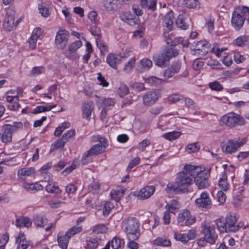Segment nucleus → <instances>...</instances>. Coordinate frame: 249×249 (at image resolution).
I'll use <instances>...</instances> for the list:
<instances>
[{"label": "nucleus", "instance_id": "e433bc0d", "mask_svg": "<svg viewBox=\"0 0 249 249\" xmlns=\"http://www.w3.org/2000/svg\"><path fill=\"white\" fill-rule=\"evenodd\" d=\"M165 208L169 213H175L178 209V203L176 200L173 199L166 205Z\"/></svg>", "mask_w": 249, "mask_h": 249}, {"label": "nucleus", "instance_id": "cd10ccee", "mask_svg": "<svg viewBox=\"0 0 249 249\" xmlns=\"http://www.w3.org/2000/svg\"><path fill=\"white\" fill-rule=\"evenodd\" d=\"M32 220L27 217L21 216L16 220V226L19 228H29L32 225Z\"/></svg>", "mask_w": 249, "mask_h": 249}, {"label": "nucleus", "instance_id": "4be33fe9", "mask_svg": "<svg viewBox=\"0 0 249 249\" xmlns=\"http://www.w3.org/2000/svg\"><path fill=\"white\" fill-rule=\"evenodd\" d=\"M121 59L120 55L114 53H110L107 57V62L111 67L117 69V65L120 63Z\"/></svg>", "mask_w": 249, "mask_h": 249}, {"label": "nucleus", "instance_id": "052dcab7", "mask_svg": "<svg viewBox=\"0 0 249 249\" xmlns=\"http://www.w3.org/2000/svg\"><path fill=\"white\" fill-rule=\"evenodd\" d=\"M183 4L188 8H195L198 5L199 2L197 0H184Z\"/></svg>", "mask_w": 249, "mask_h": 249}, {"label": "nucleus", "instance_id": "bb28decb", "mask_svg": "<svg viewBox=\"0 0 249 249\" xmlns=\"http://www.w3.org/2000/svg\"><path fill=\"white\" fill-rule=\"evenodd\" d=\"M7 127L4 124L2 128L0 138L1 141L4 143L11 142L12 139V133Z\"/></svg>", "mask_w": 249, "mask_h": 249}, {"label": "nucleus", "instance_id": "a18cd8bd", "mask_svg": "<svg viewBox=\"0 0 249 249\" xmlns=\"http://www.w3.org/2000/svg\"><path fill=\"white\" fill-rule=\"evenodd\" d=\"M181 135V132L178 131H172L165 133L163 135V137L169 141H172L178 139Z\"/></svg>", "mask_w": 249, "mask_h": 249}, {"label": "nucleus", "instance_id": "ea45409f", "mask_svg": "<svg viewBox=\"0 0 249 249\" xmlns=\"http://www.w3.org/2000/svg\"><path fill=\"white\" fill-rule=\"evenodd\" d=\"M45 190L47 192L51 193L59 194L61 190L59 187L55 185L54 183H50L48 184L45 187Z\"/></svg>", "mask_w": 249, "mask_h": 249}, {"label": "nucleus", "instance_id": "8fccbe9b", "mask_svg": "<svg viewBox=\"0 0 249 249\" xmlns=\"http://www.w3.org/2000/svg\"><path fill=\"white\" fill-rule=\"evenodd\" d=\"M136 59L133 56L125 64L124 71L126 72H129L133 68L135 64Z\"/></svg>", "mask_w": 249, "mask_h": 249}, {"label": "nucleus", "instance_id": "0e129e2a", "mask_svg": "<svg viewBox=\"0 0 249 249\" xmlns=\"http://www.w3.org/2000/svg\"><path fill=\"white\" fill-rule=\"evenodd\" d=\"M114 207V205L112 203L110 202H106L104 205L103 214L105 216H107L110 211Z\"/></svg>", "mask_w": 249, "mask_h": 249}, {"label": "nucleus", "instance_id": "aec40b11", "mask_svg": "<svg viewBox=\"0 0 249 249\" xmlns=\"http://www.w3.org/2000/svg\"><path fill=\"white\" fill-rule=\"evenodd\" d=\"M181 63L179 62H174L171 66L165 70L163 76L165 79L172 77L175 73L178 72L180 69Z\"/></svg>", "mask_w": 249, "mask_h": 249}, {"label": "nucleus", "instance_id": "7ed1b4c3", "mask_svg": "<svg viewBox=\"0 0 249 249\" xmlns=\"http://www.w3.org/2000/svg\"><path fill=\"white\" fill-rule=\"evenodd\" d=\"M198 172L194 173L193 178L196 185L199 189H202L209 186L208 179L210 175V170H202L198 166H195L194 170Z\"/></svg>", "mask_w": 249, "mask_h": 249}, {"label": "nucleus", "instance_id": "6e6d98bb", "mask_svg": "<svg viewBox=\"0 0 249 249\" xmlns=\"http://www.w3.org/2000/svg\"><path fill=\"white\" fill-rule=\"evenodd\" d=\"M75 135V130L71 129L67 131L62 135V138L65 142L73 139Z\"/></svg>", "mask_w": 249, "mask_h": 249}, {"label": "nucleus", "instance_id": "774afa93", "mask_svg": "<svg viewBox=\"0 0 249 249\" xmlns=\"http://www.w3.org/2000/svg\"><path fill=\"white\" fill-rule=\"evenodd\" d=\"M204 63L199 59H195L193 64V68L195 70H199L203 66Z\"/></svg>", "mask_w": 249, "mask_h": 249}, {"label": "nucleus", "instance_id": "f3484780", "mask_svg": "<svg viewBox=\"0 0 249 249\" xmlns=\"http://www.w3.org/2000/svg\"><path fill=\"white\" fill-rule=\"evenodd\" d=\"M245 18L243 16L241 12L234 11L232 13L231 18V24L236 30H240L243 26L245 22Z\"/></svg>", "mask_w": 249, "mask_h": 249}, {"label": "nucleus", "instance_id": "864d4df0", "mask_svg": "<svg viewBox=\"0 0 249 249\" xmlns=\"http://www.w3.org/2000/svg\"><path fill=\"white\" fill-rule=\"evenodd\" d=\"M199 149L200 146L196 143H190L185 147V150L188 153L196 152L198 151Z\"/></svg>", "mask_w": 249, "mask_h": 249}, {"label": "nucleus", "instance_id": "a878e982", "mask_svg": "<svg viewBox=\"0 0 249 249\" xmlns=\"http://www.w3.org/2000/svg\"><path fill=\"white\" fill-rule=\"evenodd\" d=\"M104 5L107 10H116L122 3L119 0H104Z\"/></svg>", "mask_w": 249, "mask_h": 249}, {"label": "nucleus", "instance_id": "393cba45", "mask_svg": "<svg viewBox=\"0 0 249 249\" xmlns=\"http://www.w3.org/2000/svg\"><path fill=\"white\" fill-rule=\"evenodd\" d=\"M36 171L34 168H23L18 171V176L22 179H25L27 177H32L35 175Z\"/></svg>", "mask_w": 249, "mask_h": 249}, {"label": "nucleus", "instance_id": "dca6fc26", "mask_svg": "<svg viewBox=\"0 0 249 249\" xmlns=\"http://www.w3.org/2000/svg\"><path fill=\"white\" fill-rule=\"evenodd\" d=\"M185 221V226H189L194 224L196 221L194 216L190 215V213L187 210H183L178 214V222L181 223Z\"/></svg>", "mask_w": 249, "mask_h": 249}, {"label": "nucleus", "instance_id": "680f3d73", "mask_svg": "<svg viewBox=\"0 0 249 249\" xmlns=\"http://www.w3.org/2000/svg\"><path fill=\"white\" fill-rule=\"evenodd\" d=\"M249 39V36H247L238 37L234 41V44L238 46H241Z\"/></svg>", "mask_w": 249, "mask_h": 249}, {"label": "nucleus", "instance_id": "4c0bfd02", "mask_svg": "<svg viewBox=\"0 0 249 249\" xmlns=\"http://www.w3.org/2000/svg\"><path fill=\"white\" fill-rule=\"evenodd\" d=\"M154 60L155 65L161 67L165 66L166 62L169 61L168 59H166L163 53L157 55L155 58Z\"/></svg>", "mask_w": 249, "mask_h": 249}, {"label": "nucleus", "instance_id": "0eeeda50", "mask_svg": "<svg viewBox=\"0 0 249 249\" xmlns=\"http://www.w3.org/2000/svg\"><path fill=\"white\" fill-rule=\"evenodd\" d=\"M16 12L12 8H8L6 10V13L5 20L3 24L4 28L8 31H11L16 28L18 23L20 22L18 19L16 21Z\"/></svg>", "mask_w": 249, "mask_h": 249}, {"label": "nucleus", "instance_id": "c9c22d12", "mask_svg": "<svg viewBox=\"0 0 249 249\" xmlns=\"http://www.w3.org/2000/svg\"><path fill=\"white\" fill-rule=\"evenodd\" d=\"M167 59L169 60L172 57H175L178 54L177 50L173 47L167 48L163 53Z\"/></svg>", "mask_w": 249, "mask_h": 249}, {"label": "nucleus", "instance_id": "4d7b16f0", "mask_svg": "<svg viewBox=\"0 0 249 249\" xmlns=\"http://www.w3.org/2000/svg\"><path fill=\"white\" fill-rule=\"evenodd\" d=\"M130 87L137 92H141L145 89L144 84L142 83L134 82L131 84Z\"/></svg>", "mask_w": 249, "mask_h": 249}, {"label": "nucleus", "instance_id": "473e14b6", "mask_svg": "<svg viewBox=\"0 0 249 249\" xmlns=\"http://www.w3.org/2000/svg\"><path fill=\"white\" fill-rule=\"evenodd\" d=\"M176 24L178 28L182 30H186L189 27V25L185 21V17L183 14H180L178 16L176 21Z\"/></svg>", "mask_w": 249, "mask_h": 249}, {"label": "nucleus", "instance_id": "f704fd0d", "mask_svg": "<svg viewBox=\"0 0 249 249\" xmlns=\"http://www.w3.org/2000/svg\"><path fill=\"white\" fill-rule=\"evenodd\" d=\"M124 193V190L117 188L111 191L110 196L112 199H114L116 202H118L123 196Z\"/></svg>", "mask_w": 249, "mask_h": 249}, {"label": "nucleus", "instance_id": "de8ad7c7", "mask_svg": "<svg viewBox=\"0 0 249 249\" xmlns=\"http://www.w3.org/2000/svg\"><path fill=\"white\" fill-rule=\"evenodd\" d=\"M10 129L11 132L13 133L16 132L18 129H21L22 127L23 124L21 122H14L12 124H5Z\"/></svg>", "mask_w": 249, "mask_h": 249}, {"label": "nucleus", "instance_id": "09e8293b", "mask_svg": "<svg viewBox=\"0 0 249 249\" xmlns=\"http://www.w3.org/2000/svg\"><path fill=\"white\" fill-rule=\"evenodd\" d=\"M92 230L94 233L99 234L106 232L107 229L105 225L100 224L93 226Z\"/></svg>", "mask_w": 249, "mask_h": 249}, {"label": "nucleus", "instance_id": "a211bd4d", "mask_svg": "<svg viewBox=\"0 0 249 249\" xmlns=\"http://www.w3.org/2000/svg\"><path fill=\"white\" fill-rule=\"evenodd\" d=\"M236 219L235 216L231 214H228L225 218L227 232H235L237 231L240 227L236 224Z\"/></svg>", "mask_w": 249, "mask_h": 249}, {"label": "nucleus", "instance_id": "c756f323", "mask_svg": "<svg viewBox=\"0 0 249 249\" xmlns=\"http://www.w3.org/2000/svg\"><path fill=\"white\" fill-rule=\"evenodd\" d=\"M120 18L129 25H133L135 24L133 16L130 12H122L120 14Z\"/></svg>", "mask_w": 249, "mask_h": 249}, {"label": "nucleus", "instance_id": "79ce46f5", "mask_svg": "<svg viewBox=\"0 0 249 249\" xmlns=\"http://www.w3.org/2000/svg\"><path fill=\"white\" fill-rule=\"evenodd\" d=\"M129 88L125 84H121L117 90V92L120 97H123L129 93Z\"/></svg>", "mask_w": 249, "mask_h": 249}, {"label": "nucleus", "instance_id": "20e7f679", "mask_svg": "<svg viewBox=\"0 0 249 249\" xmlns=\"http://www.w3.org/2000/svg\"><path fill=\"white\" fill-rule=\"evenodd\" d=\"M222 123L226 126L230 127L236 125H243L245 124L244 118L233 112L227 113L221 118Z\"/></svg>", "mask_w": 249, "mask_h": 249}, {"label": "nucleus", "instance_id": "2f4dec72", "mask_svg": "<svg viewBox=\"0 0 249 249\" xmlns=\"http://www.w3.org/2000/svg\"><path fill=\"white\" fill-rule=\"evenodd\" d=\"M219 187L224 191H226L230 187V185L227 182V175L225 171H224L218 181Z\"/></svg>", "mask_w": 249, "mask_h": 249}, {"label": "nucleus", "instance_id": "7c9ffc66", "mask_svg": "<svg viewBox=\"0 0 249 249\" xmlns=\"http://www.w3.org/2000/svg\"><path fill=\"white\" fill-rule=\"evenodd\" d=\"M141 4L143 8L147 9L151 11L156 9L157 0H140Z\"/></svg>", "mask_w": 249, "mask_h": 249}, {"label": "nucleus", "instance_id": "f03ea898", "mask_svg": "<svg viewBox=\"0 0 249 249\" xmlns=\"http://www.w3.org/2000/svg\"><path fill=\"white\" fill-rule=\"evenodd\" d=\"M122 226L127 238L138 239L140 237V223L136 218L131 217L124 219L122 222Z\"/></svg>", "mask_w": 249, "mask_h": 249}, {"label": "nucleus", "instance_id": "2eb2a0df", "mask_svg": "<svg viewBox=\"0 0 249 249\" xmlns=\"http://www.w3.org/2000/svg\"><path fill=\"white\" fill-rule=\"evenodd\" d=\"M195 202L199 208H209L212 204L209 195L206 191L202 192Z\"/></svg>", "mask_w": 249, "mask_h": 249}, {"label": "nucleus", "instance_id": "9d476101", "mask_svg": "<svg viewBox=\"0 0 249 249\" xmlns=\"http://www.w3.org/2000/svg\"><path fill=\"white\" fill-rule=\"evenodd\" d=\"M104 151L103 146L99 144H97L91 147L89 150L85 152L82 155L81 163L85 165L89 162L88 158L92 156L98 155Z\"/></svg>", "mask_w": 249, "mask_h": 249}, {"label": "nucleus", "instance_id": "37998d69", "mask_svg": "<svg viewBox=\"0 0 249 249\" xmlns=\"http://www.w3.org/2000/svg\"><path fill=\"white\" fill-rule=\"evenodd\" d=\"M82 226H75L71 227L66 232L70 238L82 231Z\"/></svg>", "mask_w": 249, "mask_h": 249}, {"label": "nucleus", "instance_id": "39448f33", "mask_svg": "<svg viewBox=\"0 0 249 249\" xmlns=\"http://www.w3.org/2000/svg\"><path fill=\"white\" fill-rule=\"evenodd\" d=\"M247 142L246 138H244L239 142L238 140H228L224 142L221 147L222 151L227 154H232L236 152L238 149L244 145Z\"/></svg>", "mask_w": 249, "mask_h": 249}, {"label": "nucleus", "instance_id": "bf43d9fd", "mask_svg": "<svg viewBox=\"0 0 249 249\" xmlns=\"http://www.w3.org/2000/svg\"><path fill=\"white\" fill-rule=\"evenodd\" d=\"M65 142L63 139L57 140L52 144L51 148L53 150L63 148L65 144Z\"/></svg>", "mask_w": 249, "mask_h": 249}, {"label": "nucleus", "instance_id": "6e6552de", "mask_svg": "<svg viewBox=\"0 0 249 249\" xmlns=\"http://www.w3.org/2000/svg\"><path fill=\"white\" fill-rule=\"evenodd\" d=\"M160 97V92L158 90L147 91L142 96V103L145 106H151L154 104Z\"/></svg>", "mask_w": 249, "mask_h": 249}, {"label": "nucleus", "instance_id": "1a4fd4ad", "mask_svg": "<svg viewBox=\"0 0 249 249\" xmlns=\"http://www.w3.org/2000/svg\"><path fill=\"white\" fill-rule=\"evenodd\" d=\"M69 32L65 30H59L56 34L55 43L57 48L63 49L66 47L68 42Z\"/></svg>", "mask_w": 249, "mask_h": 249}, {"label": "nucleus", "instance_id": "9b49d317", "mask_svg": "<svg viewBox=\"0 0 249 249\" xmlns=\"http://www.w3.org/2000/svg\"><path fill=\"white\" fill-rule=\"evenodd\" d=\"M82 42L80 40L73 42L69 45L68 49L65 50L63 53L68 58L72 59H77L79 56L76 51L82 46Z\"/></svg>", "mask_w": 249, "mask_h": 249}, {"label": "nucleus", "instance_id": "a19ab883", "mask_svg": "<svg viewBox=\"0 0 249 249\" xmlns=\"http://www.w3.org/2000/svg\"><path fill=\"white\" fill-rule=\"evenodd\" d=\"M215 224L220 232H227L225 220H222V218H218L215 220Z\"/></svg>", "mask_w": 249, "mask_h": 249}, {"label": "nucleus", "instance_id": "c03bdc74", "mask_svg": "<svg viewBox=\"0 0 249 249\" xmlns=\"http://www.w3.org/2000/svg\"><path fill=\"white\" fill-rule=\"evenodd\" d=\"M155 245L163 247H169L171 245L170 240L162 238H158L154 241Z\"/></svg>", "mask_w": 249, "mask_h": 249}, {"label": "nucleus", "instance_id": "5fc2aeb1", "mask_svg": "<svg viewBox=\"0 0 249 249\" xmlns=\"http://www.w3.org/2000/svg\"><path fill=\"white\" fill-rule=\"evenodd\" d=\"M96 42L97 47L100 49L102 53L107 52V46L105 42L98 38L96 39Z\"/></svg>", "mask_w": 249, "mask_h": 249}, {"label": "nucleus", "instance_id": "4468645a", "mask_svg": "<svg viewBox=\"0 0 249 249\" xmlns=\"http://www.w3.org/2000/svg\"><path fill=\"white\" fill-rule=\"evenodd\" d=\"M196 231L194 229L190 230L186 233H175L174 238L183 244H186L189 240H193L196 238Z\"/></svg>", "mask_w": 249, "mask_h": 249}, {"label": "nucleus", "instance_id": "603ef678", "mask_svg": "<svg viewBox=\"0 0 249 249\" xmlns=\"http://www.w3.org/2000/svg\"><path fill=\"white\" fill-rule=\"evenodd\" d=\"M141 68L144 70H148L152 66V61L148 58H143L140 61Z\"/></svg>", "mask_w": 249, "mask_h": 249}, {"label": "nucleus", "instance_id": "f8f14e48", "mask_svg": "<svg viewBox=\"0 0 249 249\" xmlns=\"http://www.w3.org/2000/svg\"><path fill=\"white\" fill-rule=\"evenodd\" d=\"M175 17L173 11L167 13L162 18V25L165 32L169 33L174 28Z\"/></svg>", "mask_w": 249, "mask_h": 249}, {"label": "nucleus", "instance_id": "e2e57ef3", "mask_svg": "<svg viewBox=\"0 0 249 249\" xmlns=\"http://www.w3.org/2000/svg\"><path fill=\"white\" fill-rule=\"evenodd\" d=\"M128 241L127 243L126 246L129 249H139L140 245L136 242L137 239H131L127 238Z\"/></svg>", "mask_w": 249, "mask_h": 249}, {"label": "nucleus", "instance_id": "338daca9", "mask_svg": "<svg viewBox=\"0 0 249 249\" xmlns=\"http://www.w3.org/2000/svg\"><path fill=\"white\" fill-rule=\"evenodd\" d=\"M183 99L182 96L179 94H173L169 96L167 99L170 102L176 103Z\"/></svg>", "mask_w": 249, "mask_h": 249}, {"label": "nucleus", "instance_id": "423d86ee", "mask_svg": "<svg viewBox=\"0 0 249 249\" xmlns=\"http://www.w3.org/2000/svg\"><path fill=\"white\" fill-rule=\"evenodd\" d=\"M201 227L206 241L210 244H214L218 237L214 226L209 222H204Z\"/></svg>", "mask_w": 249, "mask_h": 249}, {"label": "nucleus", "instance_id": "13d9d810", "mask_svg": "<svg viewBox=\"0 0 249 249\" xmlns=\"http://www.w3.org/2000/svg\"><path fill=\"white\" fill-rule=\"evenodd\" d=\"M45 71V68L43 66L35 67L31 71V74L33 76H36L44 73Z\"/></svg>", "mask_w": 249, "mask_h": 249}, {"label": "nucleus", "instance_id": "58836bf2", "mask_svg": "<svg viewBox=\"0 0 249 249\" xmlns=\"http://www.w3.org/2000/svg\"><path fill=\"white\" fill-rule=\"evenodd\" d=\"M33 221L35 225L39 227H43L47 223V219L40 215L35 216Z\"/></svg>", "mask_w": 249, "mask_h": 249}, {"label": "nucleus", "instance_id": "b1692460", "mask_svg": "<svg viewBox=\"0 0 249 249\" xmlns=\"http://www.w3.org/2000/svg\"><path fill=\"white\" fill-rule=\"evenodd\" d=\"M6 101L9 103L7 107L9 109L12 110H16L19 108V99L17 95H8L6 97Z\"/></svg>", "mask_w": 249, "mask_h": 249}, {"label": "nucleus", "instance_id": "f257e3e1", "mask_svg": "<svg viewBox=\"0 0 249 249\" xmlns=\"http://www.w3.org/2000/svg\"><path fill=\"white\" fill-rule=\"evenodd\" d=\"M195 166L186 165L183 170L177 175L175 182H169L166 187L168 193H179L187 191V188L192 184L194 173L198 172L194 170ZM196 170H198L197 169Z\"/></svg>", "mask_w": 249, "mask_h": 249}, {"label": "nucleus", "instance_id": "49530a36", "mask_svg": "<svg viewBox=\"0 0 249 249\" xmlns=\"http://www.w3.org/2000/svg\"><path fill=\"white\" fill-rule=\"evenodd\" d=\"M38 8L39 13L44 17H48L50 15V10L48 7L43 3H39L38 4Z\"/></svg>", "mask_w": 249, "mask_h": 249}, {"label": "nucleus", "instance_id": "72a5a7b5", "mask_svg": "<svg viewBox=\"0 0 249 249\" xmlns=\"http://www.w3.org/2000/svg\"><path fill=\"white\" fill-rule=\"evenodd\" d=\"M110 245L113 249H122L124 247V242L123 239L115 237L110 242Z\"/></svg>", "mask_w": 249, "mask_h": 249}, {"label": "nucleus", "instance_id": "c85d7f7f", "mask_svg": "<svg viewBox=\"0 0 249 249\" xmlns=\"http://www.w3.org/2000/svg\"><path fill=\"white\" fill-rule=\"evenodd\" d=\"M70 238V236L66 233L64 235L59 233L57 235V241L60 248L62 249H67Z\"/></svg>", "mask_w": 249, "mask_h": 249}, {"label": "nucleus", "instance_id": "69168bd1", "mask_svg": "<svg viewBox=\"0 0 249 249\" xmlns=\"http://www.w3.org/2000/svg\"><path fill=\"white\" fill-rule=\"evenodd\" d=\"M210 88L213 90L220 91L222 89L223 87L218 81L211 82L209 84Z\"/></svg>", "mask_w": 249, "mask_h": 249}, {"label": "nucleus", "instance_id": "5701e85b", "mask_svg": "<svg viewBox=\"0 0 249 249\" xmlns=\"http://www.w3.org/2000/svg\"><path fill=\"white\" fill-rule=\"evenodd\" d=\"M16 242L18 244L17 249H27L29 246V242L26 239L25 235L21 231L16 238Z\"/></svg>", "mask_w": 249, "mask_h": 249}, {"label": "nucleus", "instance_id": "6ab92c4d", "mask_svg": "<svg viewBox=\"0 0 249 249\" xmlns=\"http://www.w3.org/2000/svg\"><path fill=\"white\" fill-rule=\"evenodd\" d=\"M155 189L154 186H147L141 189L136 195L140 199L144 200L150 197Z\"/></svg>", "mask_w": 249, "mask_h": 249}, {"label": "nucleus", "instance_id": "412c9836", "mask_svg": "<svg viewBox=\"0 0 249 249\" xmlns=\"http://www.w3.org/2000/svg\"><path fill=\"white\" fill-rule=\"evenodd\" d=\"M94 108V104L92 102L89 101L83 103L82 105L83 117L89 120Z\"/></svg>", "mask_w": 249, "mask_h": 249}, {"label": "nucleus", "instance_id": "ddd939ff", "mask_svg": "<svg viewBox=\"0 0 249 249\" xmlns=\"http://www.w3.org/2000/svg\"><path fill=\"white\" fill-rule=\"evenodd\" d=\"M211 45L206 40H203L198 41L194 49V54L199 56L205 55L210 50Z\"/></svg>", "mask_w": 249, "mask_h": 249}, {"label": "nucleus", "instance_id": "3c124183", "mask_svg": "<svg viewBox=\"0 0 249 249\" xmlns=\"http://www.w3.org/2000/svg\"><path fill=\"white\" fill-rule=\"evenodd\" d=\"M87 246L89 249H95L99 245V241L92 238H89L86 240Z\"/></svg>", "mask_w": 249, "mask_h": 249}]
</instances>
